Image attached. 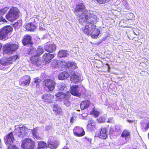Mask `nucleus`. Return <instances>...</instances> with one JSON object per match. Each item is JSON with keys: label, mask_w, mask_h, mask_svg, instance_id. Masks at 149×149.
<instances>
[{"label": "nucleus", "mask_w": 149, "mask_h": 149, "mask_svg": "<svg viewBox=\"0 0 149 149\" xmlns=\"http://www.w3.org/2000/svg\"><path fill=\"white\" fill-rule=\"evenodd\" d=\"M78 132H74V135L78 136H81L85 134V132L83 129L81 127H78L76 128Z\"/></svg>", "instance_id": "aec40b11"}, {"label": "nucleus", "mask_w": 149, "mask_h": 149, "mask_svg": "<svg viewBox=\"0 0 149 149\" xmlns=\"http://www.w3.org/2000/svg\"><path fill=\"white\" fill-rule=\"evenodd\" d=\"M28 131V129L25 126L17 127L16 128L14 132L15 134L19 137L23 138L26 134Z\"/></svg>", "instance_id": "20e7f679"}, {"label": "nucleus", "mask_w": 149, "mask_h": 149, "mask_svg": "<svg viewBox=\"0 0 149 149\" xmlns=\"http://www.w3.org/2000/svg\"><path fill=\"white\" fill-rule=\"evenodd\" d=\"M31 37L29 35L25 36L23 40V43L24 45L28 44H31L32 43Z\"/></svg>", "instance_id": "4be33fe9"}, {"label": "nucleus", "mask_w": 149, "mask_h": 149, "mask_svg": "<svg viewBox=\"0 0 149 149\" xmlns=\"http://www.w3.org/2000/svg\"><path fill=\"white\" fill-rule=\"evenodd\" d=\"M64 104L67 106L69 107L70 106L71 103L67 99H65L64 101Z\"/></svg>", "instance_id": "79ce46f5"}, {"label": "nucleus", "mask_w": 149, "mask_h": 149, "mask_svg": "<svg viewBox=\"0 0 149 149\" xmlns=\"http://www.w3.org/2000/svg\"><path fill=\"white\" fill-rule=\"evenodd\" d=\"M8 8L5 7L3 8L0 10V15H4L8 10Z\"/></svg>", "instance_id": "e433bc0d"}, {"label": "nucleus", "mask_w": 149, "mask_h": 149, "mask_svg": "<svg viewBox=\"0 0 149 149\" xmlns=\"http://www.w3.org/2000/svg\"><path fill=\"white\" fill-rule=\"evenodd\" d=\"M97 120L100 123H103L105 122V118L104 117L101 116Z\"/></svg>", "instance_id": "ea45409f"}, {"label": "nucleus", "mask_w": 149, "mask_h": 149, "mask_svg": "<svg viewBox=\"0 0 149 149\" xmlns=\"http://www.w3.org/2000/svg\"><path fill=\"white\" fill-rule=\"evenodd\" d=\"M53 108V110L56 112V113L58 114H60L61 112L62 109L61 107L56 104H52L51 106Z\"/></svg>", "instance_id": "b1692460"}, {"label": "nucleus", "mask_w": 149, "mask_h": 149, "mask_svg": "<svg viewBox=\"0 0 149 149\" xmlns=\"http://www.w3.org/2000/svg\"><path fill=\"white\" fill-rule=\"evenodd\" d=\"M121 136L125 139V141L122 143V144H123L126 143L129 140L130 137V132L127 130H125L122 132Z\"/></svg>", "instance_id": "4468645a"}, {"label": "nucleus", "mask_w": 149, "mask_h": 149, "mask_svg": "<svg viewBox=\"0 0 149 149\" xmlns=\"http://www.w3.org/2000/svg\"><path fill=\"white\" fill-rule=\"evenodd\" d=\"M10 145L8 146V149H17V148L16 146L11 145V144Z\"/></svg>", "instance_id": "c03bdc74"}, {"label": "nucleus", "mask_w": 149, "mask_h": 149, "mask_svg": "<svg viewBox=\"0 0 149 149\" xmlns=\"http://www.w3.org/2000/svg\"><path fill=\"white\" fill-rule=\"evenodd\" d=\"M31 60L32 63L35 65L38 66L40 64V60L39 59L38 56L36 55L31 57Z\"/></svg>", "instance_id": "f3484780"}, {"label": "nucleus", "mask_w": 149, "mask_h": 149, "mask_svg": "<svg viewBox=\"0 0 149 149\" xmlns=\"http://www.w3.org/2000/svg\"><path fill=\"white\" fill-rule=\"evenodd\" d=\"M86 24L85 26L83 29V31L85 34L88 35L91 31L94 29L91 28L90 25L87 23Z\"/></svg>", "instance_id": "412c9836"}, {"label": "nucleus", "mask_w": 149, "mask_h": 149, "mask_svg": "<svg viewBox=\"0 0 149 149\" xmlns=\"http://www.w3.org/2000/svg\"><path fill=\"white\" fill-rule=\"evenodd\" d=\"M74 118L73 117H72L70 120V122L71 123H73V122H74Z\"/></svg>", "instance_id": "3c124183"}, {"label": "nucleus", "mask_w": 149, "mask_h": 149, "mask_svg": "<svg viewBox=\"0 0 149 149\" xmlns=\"http://www.w3.org/2000/svg\"><path fill=\"white\" fill-rule=\"evenodd\" d=\"M14 58H16V59H18V56H14Z\"/></svg>", "instance_id": "5fc2aeb1"}, {"label": "nucleus", "mask_w": 149, "mask_h": 149, "mask_svg": "<svg viewBox=\"0 0 149 149\" xmlns=\"http://www.w3.org/2000/svg\"><path fill=\"white\" fill-rule=\"evenodd\" d=\"M2 45L0 43V50L2 48Z\"/></svg>", "instance_id": "864d4df0"}, {"label": "nucleus", "mask_w": 149, "mask_h": 149, "mask_svg": "<svg viewBox=\"0 0 149 149\" xmlns=\"http://www.w3.org/2000/svg\"><path fill=\"white\" fill-rule=\"evenodd\" d=\"M82 18H79V22L81 24H85L87 23L90 25L91 28L94 29L95 26L94 25L97 21V16L92 11L88 10L86 11L82 15Z\"/></svg>", "instance_id": "f257e3e1"}, {"label": "nucleus", "mask_w": 149, "mask_h": 149, "mask_svg": "<svg viewBox=\"0 0 149 149\" xmlns=\"http://www.w3.org/2000/svg\"><path fill=\"white\" fill-rule=\"evenodd\" d=\"M26 29L27 31H33L36 28L34 25L31 23H29L25 26Z\"/></svg>", "instance_id": "c756f323"}, {"label": "nucleus", "mask_w": 149, "mask_h": 149, "mask_svg": "<svg viewBox=\"0 0 149 149\" xmlns=\"http://www.w3.org/2000/svg\"><path fill=\"white\" fill-rule=\"evenodd\" d=\"M91 113L94 115L95 117H97L99 115V113L98 111L94 110L91 112Z\"/></svg>", "instance_id": "58836bf2"}, {"label": "nucleus", "mask_w": 149, "mask_h": 149, "mask_svg": "<svg viewBox=\"0 0 149 149\" xmlns=\"http://www.w3.org/2000/svg\"><path fill=\"white\" fill-rule=\"evenodd\" d=\"M12 27L10 26H6L0 29V39H5L7 34L12 31Z\"/></svg>", "instance_id": "39448f33"}, {"label": "nucleus", "mask_w": 149, "mask_h": 149, "mask_svg": "<svg viewBox=\"0 0 149 149\" xmlns=\"http://www.w3.org/2000/svg\"><path fill=\"white\" fill-rule=\"evenodd\" d=\"M9 47L12 52L15 51L18 47V45L16 44H8Z\"/></svg>", "instance_id": "f704fd0d"}, {"label": "nucleus", "mask_w": 149, "mask_h": 149, "mask_svg": "<svg viewBox=\"0 0 149 149\" xmlns=\"http://www.w3.org/2000/svg\"><path fill=\"white\" fill-rule=\"evenodd\" d=\"M21 147L23 149H33L34 143L30 139H26L23 141Z\"/></svg>", "instance_id": "423d86ee"}, {"label": "nucleus", "mask_w": 149, "mask_h": 149, "mask_svg": "<svg viewBox=\"0 0 149 149\" xmlns=\"http://www.w3.org/2000/svg\"><path fill=\"white\" fill-rule=\"evenodd\" d=\"M33 50L34 51L33 53H36L35 55L38 56L41 55L43 52V50L41 47H39L37 51L35 49H33Z\"/></svg>", "instance_id": "c85d7f7f"}, {"label": "nucleus", "mask_w": 149, "mask_h": 149, "mask_svg": "<svg viewBox=\"0 0 149 149\" xmlns=\"http://www.w3.org/2000/svg\"><path fill=\"white\" fill-rule=\"evenodd\" d=\"M30 78L28 76H26L22 77L21 81L25 85H28L30 82Z\"/></svg>", "instance_id": "5701e85b"}, {"label": "nucleus", "mask_w": 149, "mask_h": 149, "mask_svg": "<svg viewBox=\"0 0 149 149\" xmlns=\"http://www.w3.org/2000/svg\"><path fill=\"white\" fill-rule=\"evenodd\" d=\"M1 21L6 22H7L6 19L3 18L2 16H0V22Z\"/></svg>", "instance_id": "09e8293b"}, {"label": "nucleus", "mask_w": 149, "mask_h": 149, "mask_svg": "<svg viewBox=\"0 0 149 149\" xmlns=\"http://www.w3.org/2000/svg\"><path fill=\"white\" fill-rule=\"evenodd\" d=\"M68 55L66 51L61 50L59 52L58 56L59 57L61 58L67 56Z\"/></svg>", "instance_id": "bb28decb"}, {"label": "nucleus", "mask_w": 149, "mask_h": 149, "mask_svg": "<svg viewBox=\"0 0 149 149\" xmlns=\"http://www.w3.org/2000/svg\"><path fill=\"white\" fill-rule=\"evenodd\" d=\"M128 36V38L130 39H131V38H130L129 37V36Z\"/></svg>", "instance_id": "4d7b16f0"}, {"label": "nucleus", "mask_w": 149, "mask_h": 149, "mask_svg": "<svg viewBox=\"0 0 149 149\" xmlns=\"http://www.w3.org/2000/svg\"><path fill=\"white\" fill-rule=\"evenodd\" d=\"M45 50L50 53L54 52L56 49V47L53 43H47L44 47Z\"/></svg>", "instance_id": "9d476101"}, {"label": "nucleus", "mask_w": 149, "mask_h": 149, "mask_svg": "<svg viewBox=\"0 0 149 149\" xmlns=\"http://www.w3.org/2000/svg\"><path fill=\"white\" fill-rule=\"evenodd\" d=\"M96 135L100 138L105 139L107 137V131L106 128H102L100 132L97 134Z\"/></svg>", "instance_id": "ddd939ff"}, {"label": "nucleus", "mask_w": 149, "mask_h": 149, "mask_svg": "<svg viewBox=\"0 0 149 149\" xmlns=\"http://www.w3.org/2000/svg\"><path fill=\"white\" fill-rule=\"evenodd\" d=\"M44 83L46 88L45 89L48 91L54 90L56 85V83L54 80L50 79H47L44 81Z\"/></svg>", "instance_id": "0eeeda50"}, {"label": "nucleus", "mask_w": 149, "mask_h": 149, "mask_svg": "<svg viewBox=\"0 0 149 149\" xmlns=\"http://www.w3.org/2000/svg\"><path fill=\"white\" fill-rule=\"evenodd\" d=\"M70 93L72 95L77 97H79L80 95V91L78 86L76 85L71 87Z\"/></svg>", "instance_id": "f8f14e48"}, {"label": "nucleus", "mask_w": 149, "mask_h": 149, "mask_svg": "<svg viewBox=\"0 0 149 149\" xmlns=\"http://www.w3.org/2000/svg\"><path fill=\"white\" fill-rule=\"evenodd\" d=\"M131 14H132V15H133V13H131Z\"/></svg>", "instance_id": "bf43d9fd"}, {"label": "nucleus", "mask_w": 149, "mask_h": 149, "mask_svg": "<svg viewBox=\"0 0 149 149\" xmlns=\"http://www.w3.org/2000/svg\"><path fill=\"white\" fill-rule=\"evenodd\" d=\"M122 2L123 4L124 5L126 6H127L128 3H127V1L126 0H124L123 1H122Z\"/></svg>", "instance_id": "de8ad7c7"}, {"label": "nucleus", "mask_w": 149, "mask_h": 149, "mask_svg": "<svg viewBox=\"0 0 149 149\" xmlns=\"http://www.w3.org/2000/svg\"><path fill=\"white\" fill-rule=\"evenodd\" d=\"M58 89L61 91H66L67 88L65 84L63 83H61L58 85Z\"/></svg>", "instance_id": "2f4dec72"}, {"label": "nucleus", "mask_w": 149, "mask_h": 149, "mask_svg": "<svg viewBox=\"0 0 149 149\" xmlns=\"http://www.w3.org/2000/svg\"><path fill=\"white\" fill-rule=\"evenodd\" d=\"M19 13V11L17 8L15 7L12 8L6 15V18L9 21H13L18 18Z\"/></svg>", "instance_id": "f03ea898"}, {"label": "nucleus", "mask_w": 149, "mask_h": 149, "mask_svg": "<svg viewBox=\"0 0 149 149\" xmlns=\"http://www.w3.org/2000/svg\"><path fill=\"white\" fill-rule=\"evenodd\" d=\"M54 57V54L49 53L45 54L42 56V60L45 64L48 63Z\"/></svg>", "instance_id": "9b49d317"}, {"label": "nucleus", "mask_w": 149, "mask_h": 149, "mask_svg": "<svg viewBox=\"0 0 149 149\" xmlns=\"http://www.w3.org/2000/svg\"><path fill=\"white\" fill-rule=\"evenodd\" d=\"M141 129L143 131H146L149 128V123H142Z\"/></svg>", "instance_id": "72a5a7b5"}, {"label": "nucleus", "mask_w": 149, "mask_h": 149, "mask_svg": "<svg viewBox=\"0 0 149 149\" xmlns=\"http://www.w3.org/2000/svg\"><path fill=\"white\" fill-rule=\"evenodd\" d=\"M58 143L55 142L53 143H49L48 144V146L52 149H55L58 146Z\"/></svg>", "instance_id": "c9c22d12"}, {"label": "nucleus", "mask_w": 149, "mask_h": 149, "mask_svg": "<svg viewBox=\"0 0 149 149\" xmlns=\"http://www.w3.org/2000/svg\"><path fill=\"white\" fill-rule=\"evenodd\" d=\"M57 60L54 61V62L52 63V65L53 68H55L57 66Z\"/></svg>", "instance_id": "37998d69"}, {"label": "nucleus", "mask_w": 149, "mask_h": 149, "mask_svg": "<svg viewBox=\"0 0 149 149\" xmlns=\"http://www.w3.org/2000/svg\"><path fill=\"white\" fill-rule=\"evenodd\" d=\"M14 141L15 138L12 132L6 136L5 139L6 143L8 144H11L13 143Z\"/></svg>", "instance_id": "dca6fc26"}, {"label": "nucleus", "mask_w": 149, "mask_h": 149, "mask_svg": "<svg viewBox=\"0 0 149 149\" xmlns=\"http://www.w3.org/2000/svg\"><path fill=\"white\" fill-rule=\"evenodd\" d=\"M56 96L57 97V100L61 101L65 98V95L64 93L59 92L56 94Z\"/></svg>", "instance_id": "7c9ffc66"}, {"label": "nucleus", "mask_w": 149, "mask_h": 149, "mask_svg": "<svg viewBox=\"0 0 149 149\" xmlns=\"http://www.w3.org/2000/svg\"><path fill=\"white\" fill-rule=\"evenodd\" d=\"M22 21L20 20H18L17 23H15L16 25H18L19 26L21 25Z\"/></svg>", "instance_id": "8fccbe9b"}, {"label": "nucleus", "mask_w": 149, "mask_h": 149, "mask_svg": "<svg viewBox=\"0 0 149 149\" xmlns=\"http://www.w3.org/2000/svg\"><path fill=\"white\" fill-rule=\"evenodd\" d=\"M70 75L67 72L65 71L63 72L60 73L58 75V79L61 80H63L68 78Z\"/></svg>", "instance_id": "a211bd4d"}, {"label": "nucleus", "mask_w": 149, "mask_h": 149, "mask_svg": "<svg viewBox=\"0 0 149 149\" xmlns=\"http://www.w3.org/2000/svg\"><path fill=\"white\" fill-rule=\"evenodd\" d=\"M90 102L89 100H85L81 102L80 107L81 110L87 108L90 104Z\"/></svg>", "instance_id": "6ab92c4d"}, {"label": "nucleus", "mask_w": 149, "mask_h": 149, "mask_svg": "<svg viewBox=\"0 0 149 149\" xmlns=\"http://www.w3.org/2000/svg\"><path fill=\"white\" fill-rule=\"evenodd\" d=\"M94 30L92 32L91 35L92 38H95L97 37L100 33V30L98 29H94Z\"/></svg>", "instance_id": "393cba45"}, {"label": "nucleus", "mask_w": 149, "mask_h": 149, "mask_svg": "<svg viewBox=\"0 0 149 149\" xmlns=\"http://www.w3.org/2000/svg\"><path fill=\"white\" fill-rule=\"evenodd\" d=\"M86 11H88V10L85 9V5L84 3H81L76 5L74 13L77 16H79L80 18H81L84 16L82 15Z\"/></svg>", "instance_id": "7ed1b4c3"}, {"label": "nucleus", "mask_w": 149, "mask_h": 149, "mask_svg": "<svg viewBox=\"0 0 149 149\" xmlns=\"http://www.w3.org/2000/svg\"><path fill=\"white\" fill-rule=\"evenodd\" d=\"M31 53H33L32 52V51L31 50Z\"/></svg>", "instance_id": "13d9d810"}, {"label": "nucleus", "mask_w": 149, "mask_h": 149, "mask_svg": "<svg viewBox=\"0 0 149 149\" xmlns=\"http://www.w3.org/2000/svg\"><path fill=\"white\" fill-rule=\"evenodd\" d=\"M3 52L4 53L8 54H11L13 52L10 48L8 44L5 45V47L3 48Z\"/></svg>", "instance_id": "a878e982"}, {"label": "nucleus", "mask_w": 149, "mask_h": 149, "mask_svg": "<svg viewBox=\"0 0 149 149\" xmlns=\"http://www.w3.org/2000/svg\"><path fill=\"white\" fill-rule=\"evenodd\" d=\"M87 140L88 141H89L90 142H91V141L92 140V139H91V138H88V139H87Z\"/></svg>", "instance_id": "603ef678"}, {"label": "nucleus", "mask_w": 149, "mask_h": 149, "mask_svg": "<svg viewBox=\"0 0 149 149\" xmlns=\"http://www.w3.org/2000/svg\"><path fill=\"white\" fill-rule=\"evenodd\" d=\"M47 147L46 143L42 141H40L38 142V148L40 149H43Z\"/></svg>", "instance_id": "473e14b6"}, {"label": "nucleus", "mask_w": 149, "mask_h": 149, "mask_svg": "<svg viewBox=\"0 0 149 149\" xmlns=\"http://www.w3.org/2000/svg\"><path fill=\"white\" fill-rule=\"evenodd\" d=\"M92 123H91V124H88L87 125V128L89 130L91 131L92 129Z\"/></svg>", "instance_id": "a18cd8bd"}, {"label": "nucleus", "mask_w": 149, "mask_h": 149, "mask_svg": "<svg viewBox=\"0 0 149 149\" xmlns=\"http://www.w3.org/2000/svg\"><path fill=\"white\" fill-rule=\"evenodd\" d=\"M70 81L74 83H76L81 80L79 75L77 72L71 71L70 72Z\"/></svg>", "instance_id": "6e6552de"}, {"label": "nucleus", "mask_w": 149, "mask_h": 149, "mask_svg": "<svg viewBox=\"0 0 149 149\" xmlns=\"http://www.w3.org/2000/svg\"><path fill=\"white\" fill-rule=\"evenodd\" d=\"M12 60H10V59L8 60L5 59H1L0 61V70H3V66L8 65L12 63Z\"/></svg>", "instance_id": "2eb2a0df"}, {"label": "nucleus", "mask_w": 149, "mask_h": 149, "mask_svg": "<svg viewBox=\"0 0 149 149\" xmlns=\"http://www.w3.org/2000/svg\"><path fill=\"white\" fill-rule=\"evenodd\" d=\"M36 132L37 131L36 130H34L33 131V132L32 134L33 136L34 137H35L37 139H40V138L38 135L36 133Z\"/></svg>", "instance_id": "4c0bfd02"}, {"label": "nucleus", "mask_w": 149, "mask_h": 149, "mask_svg": "<svg viewBox=\"0 0 149 149\" xmlns=\"http://www.w3.org/2000/svg\"><path fill=\"white\" fill-rule=\"evenodd\" d=\"M67 66L69 68L71 69L74 70L77 68L76 63L73 62H70L67 63Z\"/></svg>", "instance_id": "cd10ccee"}, {"label": "nucleus", "mask_w": 149, "mask_h": 149, "mask_svg": "<svg viewBox=\"0 0 149 149\" xmlns=\"http://www.w3.org/2000/svg\"><path fill=\"white\" fill-rule=\"evenodd\" d=\"M42 98L43 102L48 103H52L54 101V96L50 93L43 94Z\"/></svg>", "instance_id": "1a4fd4ad"}, {"label": "nucleus", "mask_w": 149, "mask_h": 149, "mask_svg": "<svg viewBox=\"0 0 149 149\" xmlns=\"http://www.w3.org/2000/svg\"><path fill=\"white\" fill-rule=\"evenodd\" d=\"M140 30L138 29H135L134 30H133V33L136 36H139V34Z\"/></svg>", "instance_id": "a19ab883"}, {"label": "nucleus", "mask_w": 149, "mask_h": 149, "mask_svg": "<svg viewBox=\"0 0 149 149\" xmlns=\"http://www.w3.org/2000/svg\"><path fill=\"white\" fill-rule=\"evenodd\" d=\"M41 79L38 78H36L34 79V82L37 83L38 84L40 83L41 81Z\"/></svg>", "instance_id": "49530a36"}, {"label": "nucleus", "mask_w": 149, "mask_h": 149, "mask_svg": "<svg viewBox=\"0 0 149 149\" xmlns=\"http://www.w3.org/2000/svg\"><path fill=\"white\" fill-rule=\"evenodd\" d=\"M63 149H69L67 147H65L63 148Z\"/></svg>", "instance_id": "6e6d98bb"}]
</instances>
